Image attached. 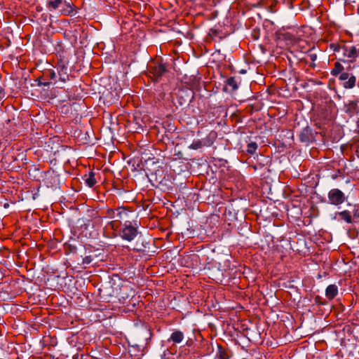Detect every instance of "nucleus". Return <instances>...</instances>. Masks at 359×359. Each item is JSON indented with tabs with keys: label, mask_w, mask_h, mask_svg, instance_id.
<instances>
[{
	"label": "nucleus",
	"mask_w": 359,
	"mask_h": 359,
	"mask_svg": "<svg viewBox=\"0 0 359 359\" xmlns=\"http://www.w3.org/2000/svg\"><path fill=\"white\" fill-rule=\"evenodd\" d=\"M59 76H60V80L62 82H66L69 80V74L67 73V67L65 65H60L59 66Z\"/></svg>",
	"instance_id": "nucleus-24"
},
{
	"label": "nucleus",
	"mask_w": 359,
	"mask_h": 359,
	"mask_svg": "<svg viewBox=\"0 0 359 359\" xmlns=\"http://www.w3.org/2000/svg\"><path fill=\"white\" fill-rule=\"evenodd\" d=\"M267 115H269V116L270 118L273 117L272 116H270V114H269V113H267Z\"/></svg>",
	"instance_id": "nucleus-55"
},
{
	"label": "nucleus",
	"mask_w": 359,
	"mask_h": 359,
	"mask_svg": "<svg viewBox=\"0 0 359 359\" xmlns=\"http://www.w3.org/2000/svg\"><path fill=\"white\" fill-rule=\"evenodd\" d=\"M44 78H48V79H54L55 77H56V74H55V72L52 70V69H49L48 71H46V72L43 73V76Z\"/></svg>",
	"instance_id": "nucleus-35"
},
{
	"label": "nucleus",
	"mask_w": 359,
	"mask_h": 359,
	"mask_svg": "<svg viewBox=\"0 0 359 359\" xmlns=\"http://www.w3.org/2000/svg\"><path fill=\"white\" fill-rule=\"evenodd\" d=\"M261 109L260 103L259 102H255L254 104H251V109L248 111V112H257Z\"/></svg>",
	"instance_id": "nucleus-36"
},
{
	"label": "nucleus",
	"mask_w": 359,
	"mask_h": 359,
	"mask_svg": "<svg viewBox=\"0 0 359 359\" xmlns=\"http://www.w3.org/2000/svg\"><path fill=\"white\" fill-rule=\"evenodd\" d=\"M140 161L142 165V168L144 170L146 176H147L156 168H158V166L160 165L158 159L155 158L154 156H149L147 158H146L144 156H142Z\"/></svg>",
	"instance_id": "nucleus-8"
},
{
	"label": "nucleus",
	"mask_w": 359,
	"mask_h": 359,
	"mask_svg": "<svg viewBox=\"0 0 359 359\" xmlns=\"http://www.w3.org/2000/svg\"><path fill=\"white\" fill-rule=\"evenodd\" d=\"M234 112H240L238 109H236Z\"/></svg>",
	"instance_id": "nucleus-56"
},
{
	"label": "nucleus",
	"mask_w": 359,
	"mask_h": 359,
	"mask_svg": "<svg viewBox=\"0 0 359 359\" xmlns=\"http://www.w3.org/2000/svg\"><path fill=\"white\" fill-rule=\"evenodd\" d=\"M64 107H66V111H81L84 110V108L86 106L84 105L83 100L79 101V102H72L70 103L69 106L65 105Z\"/></svg>",
	"instance_id": "nucleus-21"
},
{
	"label": "nucleus",
	"mask_w": 359,
	"mask_h": 359,
	"mask_svg": "<svg viewBox=\"0 0 359 359\" xmlns=\"http://www.w3.org/2000/svg\"><path fill=\"white\" fill-rule=\"evenodd\" d=\"M195 122H196V124L198 123V121L197 119L195 120Z\"/></svg>",
	"instance_id": "nucleus-54"
},
{
	"label": "nucleus",
	"mask_w": 359,
	"mask_h": 359,
	"mask_svg": "<svg viewBox=\"0 0 359 359\" xmlns=\"http://www.w3.org/2000/svg\"><path fill=\"white\" fill-rule=\"evenodd\" d=\"M93 260H94V257L93 255L86 256L84 258L82 259L81 265L83 266L82 268L86 269V265L91 264Z\"/></svg>",
	"instance_id": "nucleus-30"
},
{
	"label": "nucleus",
	"mask_w": 359,
	"mask_h": 359,
	"mask_svg": "<svg viewBox=\"0 0 359 359\" xmlns=\"http://www.w3.org/2000/svg\"><path fill=\"white\" fill-rule=\"evenodd\" d=\"M339 80L343 81V86L345 88H353L355 86L356 78L353 74L341 73L339 76Z\"/></svg>",
	"instance_id": "nucleus-13"
},
{
	"label": "nucleus",
	"mask_w": 359,
	"mask_h": 359,
	"mask_svg": "<svg viewBox=\"0 0 359 359\" xmlns=\"http://www.w3.org/2000/svg\"><path fill=\"white\" fill-rule=\"evenodd\" d=\"M183 114V118H187V116H189L190 114H187V113H184V114Z\"/></svg>",
	"instance_id": "nucleus-48"
},
{
	"label": "nucleus",
	"mask_w": 359,
	"mask_h": 359,
	"mask_svg": "<svg viewBox=\"0 0 359 359\" xmlns=\"http://www.w3.org/2000/svg\"><path fill=\"white\" fill-rule=\"evenodd\" d=\"M168 65L166 63L163 62V59L161 58L158 60L151 63L147 68L148 72L150 76L154 79L156 82H158L163 74L168 72Z\"/></svg>",
	"instance_id": "nucleus-4"
},
{
	"label": "nucleus",
	"mask_w": 359,
	"mask_h": 359,
	"mask_svg": "<svg viewBox=\"0 0 359 359\" xmlns=\"http://www.w3.org/2000/svg\"><path fill=\"white\" fill-rule=\"evenodd\" d=\"M64 250L65 255H69L71 253L75 254L77 252V248L76 245L71 243L69 242L65 243Z\"/></svg>",
	"instance_id": "nucleus-26"
},
{
	"label": "nucleus",
	"mask_w": 359,
	"mask_h": 359,
	"mask_svg": "<svg viewBox=\"0 0 359 359\" xmlns=\"http://www.w3.org/2000/svg\"><path fill=\"white\" fill-rule=\"evenodd\" d=\"M149 242H146L144 243V241H142V247L138 248H135L134 250L138 252H144L146 248H148V249L149 248Z\"/></svg>",
	"instance_id": "nucleus-37"
},
{
	"label": "nucleus",
	"mask_w": 359,
	"mask_h": 359,
	"mask_svg": "<svg viewBox=\"0 0 359 359\" xmlns=\"http://www.w3.org/2000/svg\"><path fill=\"white\" fill-rule=\"evenodd\" d=\"M309 66H310V67H313V68H315V67H316L315 62H312L310 64V65H309Z\"/></svg>",
	"instance_id": "nucleus-46"
},
{
	"label": "nucleus",
	"mask_w": 359,
	"mask_h": 359,
	"mask_svg": "<svg viewBox=\"0 0 359 359\" xmlns=\"http://www.w3.org/2000/svg\"><path fill=\"white\" fill-rule=\"evenodd\" d=\"M173 171H174L175 172H177V170H176L175 168H173Z\"/></svg>",
	"instance_id": "nucleus-58"
},
{
	"label": "nucleus",
	"mask_w": 359,
	"mask_h": 359,
	"mask_svg": "<svg viewBox=\"0 0 359 359\" xmlns=\"http://www.w3.org/2000/svg\"><path fill=\"white\" fill-rule=\"evenodd\" d=\"M46 8L50 13H56L64 16H74L76 14V7L67 0H48Z\"/></svg>",
	"instance_id": "nucleus-1"
},
{
	"label": "nucleus",
	"mask_w": 359,
	"mask_h": 359,
	"mask_svg": "<svg viewBox=\"0 0 359 359\" xmlns=\"http://www.w3.org/2000/svg\"><path fill=\"white\" fill-rule=\"evenodd\" d=\"M177 186L180 191H181L182 194H187L186 190L187 189V187L186 182H180L177 184Z\"/></svg>",
	"instance_id": "nucleus-39"
},
{
	"label": "nucleus",
	"mask_w": 359,
	"mask_h": 359,
	"mask_svg": "<svg viewBox=\"0 0 359 359\" xmlns=\"http://www.w3.org/2000/svg\"><path fill=\"white\" fill-rule=\"evenodd\" d=\"M238 114H236V113H233V114H231V116H233L235 118H237L238 117Z\"/></svg>",
	"instance_id": "nucleus-49"
},
{
	"label": "nucleus",
	"mask_w": 359,
	"mask_h": 359,
	"mask_svg": "<svg viewBox=\"0 0 359 359\" xmlns=\"http://www.w3.org/2000/svg\"><path fill=\"white\" fill-rule=\"evenodd\" d=\"M44 183L48 187L57 189L59 187V176L54 174H48L43 180Z\"/></svg>",
	"instance_id": "nucleus-16"
},
{
	"label": "nucleus",
	"mask_w": 359,
	"mask_h": 359,
	"mask_svg": "<svg viewBox=\"0 0 359 359\" xmlns=\"http://www.w3.org/2000/svg\"><path fill=\"white\" fill-rule=\"evenodd\" d=\"M359 109L358 107V102L355 101H351L347 105L346 112H358Z\"/></svg>",
	"instance_id": "nucleus-29"
},
{
	"label": "nucleus",
	"mask_w": 359,
	"mask_h": 359,
	"mask_svg": "<svg viewBox=\"0 0 359 359\" xmlns=\"http://www.w3.org/2000/svg\"><path fill=\"white\" fill-rule=\"evenodd\" d=\"M127 115V121L129 123H134L138 127H141L143 123H144V119H148L147 116H144V117H141L142 114H124Z\"/></svg>",
	"instance_id": "nucleus-15"
},
{
	"label": "nucleus",
	"mask_w": 359,
	"mask_h": 359,
	"mask_svg": "<svg viewBox=\"0 0 359 359\" xmlns=\"http://www.w3.org/2000/svg\"><path fill=\"white\" fill-rule=\"evenodd\" d=\"M344 66L339 62H336L334 64V68L330 71V74L334 76H339L341 73H344Z\"/></svg>",
	"instance_id": "nucleus-25"
},
{
	"label": "nucleus",
	"mask_w": 359,
	"mask_h": 359,
	"mask_svg": "<svg viewBox=\"0 0 359 359\" xmlns=\"http://www.w3.org/2000/svg\"><path fill=\"white\" fill-rule=\"evenodd\" d=\"M8 206H9V204H8V203H5V204L4 205V207L5 208H8Z\"/></svg>",
	"instance_id": "nucleus-50"
},
{
	"label": "nucleus",
	"mask_w": 359,
	"mask_h": 359,
	"mask_svg": "<svg viewBox=\"0 0 359 359\" xmlns=\"http://www.w3.org/2000/svg\"><path fill=\"white\" fill-rule=\"evenodd\" d=\"M187 147L188 149L193 150H202L205 148L198 138L194 139L192 143H191Z\"/></svg>",
	"instance_id": "nucleus-28"
},
{
	"label": "nucleus",
	"mask_w": 359,
	"mask_h": 359,
	"mask_svg": "<svg viewBox=\"0 0 359 359\" xmlns=\"http://www.w3.org/2000/svg\"><path fill=\"white\" fill-rule=\"evenodd\" d=\"M336 217H338V221H343L347 224H352L354 222L351 212L348 210L337 212Z\"/></svg>",
	"instance_id": "nucleus-17"
},
{
	"label": "nucleus",
	"mask_w": 359,
	"mask_h": 359,
	"mask_svg": "<svg viewBox=\"0 0 359 359\" xmlns=\"http://www.w3.org/2000/svg\"><path fill=\"white\" fill-rule=\"evenodd\" d=\"M139 224L136 219L123 223L119 230V236L124 241L130 242L133 241L139 233Z\"/></svg>",
	"instance_id": "nucleus-2"
},
{
	"label": "nucleus",
	"mask_w": 359,
	"mask_h": 359,
	"mask_svg": "<svg viewBox=\"0 0 359 359\" xmlns=\"http://www.w3.org/2000/svg\"><path fill=\"white\" fill-rule=\"evenodd\" d=\"M309 118L314 125L320 129H327L330 127L334 120V114H308Z\"/></svg>",
	"instance_id": "nucleus-3"
},
{
	"label": "nucleus",
	"mask_w": 359,
	"mask_h": 359,
	"mask_svg": "<svg viewBox=\"0 0 359 359\" xmlns=\"http://www.w3.org/2000/svg\"><path fill=\"white\" fill-rule=\"evenodd\" d=\"M343 55L347 58L348 62H354L357 57H359V50L354 46H342Z\"/></svg>",
	"instance_id": "nucleus-11"
},
{
	"label": "nucleus",
	"mask_w": 359,
	"mask_h": 359,
	"mask_svg": "<svg viewBox=\"0 0 359 359\" xmlns=\"http://www.w3.org/2000/svg\"><path fill=\"white\" fill-rule=\"evenodd\" d=\"M189 101V99L188 98L187 100H184V102L185 104H187Z\"/></svg>",
	"instance_id": "nucleus-51"
},
{
	"label": "nucleus",
	"mask_w": 359,
	"mask_h": 359,
	"mask_svg": "<svg viewBox=\"0 0 359 359\" xmlns=\"http://www.w3.org/2000/svg\"><path fill=\"white\" fill-rule=\"evenodd\" d=\"M86 184L89 187H93L97 183L95 179V174L93 172H90L88 175H85L83 177Z\"/></svg>",
	"instance_id": "nucleus-23"
},
{
	"label": "nucleus",
	"mask_w": 359,
	"mask_h": 359,
	"mask_svg": "<svg viewBox=\"0 0 359 359\" xmlns=\"http://www.w3.org/2000/svg\"><path fill=\"white\" fill-rule=\"evenodd\" d=\"M194 341L192 339L189 338L185 343V346L187 347H191L194 344Z\"/></svg>",
	"instance_id": "nucleus-43"
},
{
	"label": "nucleus",
	"mask_w": 359,
	"mask_h": 359,
	"mask_svg": "<svg viewBox=\"0 0 359 359\" xmlns=\"http://www.w3.org/2000/svg\"><path fill=\"white\" fill-rule=\"evenodd\" d=\"M314 139L312 130L308 126L304 128L299 133V140L306 144L311 143Z\"/></svg>",
	"instance_id": "nucleus-14"
},
{
	"label": "nucleus",
	"mask_w": 359,
	"mask_h": 359,
	"mask_svg": "<svg viewBox=\"0 0 359 359\" xmlns=\"http://www.w3.org/2000/svg\"><path fill=\"white\" fill-rule=\"evenodd\" d=\"M225 83L227 86L231 88V91L232 92L236 90L238 88V81L235 77H230L227 79Z\"/></svg>",
	"instance_id": "nucleus-27"
},
{
	"label": "nucleus",
	"mask_w": 359,
	"mask_h": 359,
	"mask_svg": "<svg viewBox=\"0 0 359 359\" xmlns=\"http://www.w3.org/2000/svg\"><path fill=\"white\" fill-rule=\"evenodd\" d=\"M124 117V114H103L104 124L109 125V129H114L113 126L121 124Z\"/></svg>",
	"instance_id": "nucleus-9"
},
{
	"label": "nucleus",
	"mask_w": 359,
	"mask_h": 359,
	"mask_svg": "<svg viewBox=\"0 0 359 359\" xmlns=\"http://www.w3.org/2000/svg\"><path fill=\"white\" fill-rule=\"evenodd\" d=\"M338 294V287L335 284L329 285L325 289V296L333 299Z\"/></svg>",
	"instance_id": "nucleus-22"
},
{
	"label": "nucleus",
	"mask_w": 359,
	"mask_h": 359,
	"mask_svg": "<svg viewBox=\"0 0 359 359\" xmlns=\"http://www.w3.org/2000/svg\"><path fill=\"white\" fill-rule=\"evenodd\" d=\"M35 81L37 82V85L39 86H43L45 87H49L50 85L52 83L51 82L45 81V79L43 76L42 78H38L37 79L35 80Z\"/></svg>",
	"instance_id": "nucleus-33"
},
{
	"label": "nucleus",
	"mask_w": 359,
	"mask_h": 359,
	"mask_svg": "<svg viewBox=\"0 0 359 359\" xmlns=\"http://www.w3.org/2000/svg\"><path fill=\"white\" fill-rule=\"evenodd\" d=\"M107 287H102L99 289V295L101 298L104 299L107 302H109L110 300L108 299L106 296L111 297V294L110 293H108L107 290Z\"/></svg>",
	"instance_id": "nucleus-31"
},
{
	"label": "nucleus",
	"mask_w": 359,
	"mask_h": 359,
	"mask_svg": "<svg viewBox=\"0 0 359 359\" xmlns=\"http://www.w3.org/2000/svg\"><path fill=\"white\" fill-rule=\"evenodd\" d=\"M5 121L6 123V124H8L11 121V119L10 118H8L7 119H6Z\"/></svg>",
	"instance_id": "nucleus-47"
},
{
	"label": "nucleus",
	"mask_w": 359,
	"mask_h": 359,
	"mask_svg": "<svg viewBox=\"0 0 359 359\" xmlns=\"http://www.w3.org/2000/svg\"><path fill=\"white\" fill-rule=\"evenodd\" d=\"M179 163L177 160H172V164L170 165V167L172 168H174L175 164Z\"/></svg>",
	"instance_id": "nucleus-44"
},
{
	"label": "nucleus",
	"mask_w": 359,
	"mask_h": 359,
	"mask_svg": "<svg viewBox=\"0 0 359 359\" xmlns=\"http://www.w3.org/2000/svg\"><path fill=\"white\" fill-rule=\"evenodd\" d=\"M210 270L209 273V277L212 278L213 280H215L217 283H222L224 279V273L222 272V270L220 269L219 267H215V269H213L212 270Z\"/></svg>",
	"instance_id": "nucleus-18"
},
{
	"label": "nucleus",
	"mask_w": 359,
	"mask_h": 359,
	"mask_svg": "<svg viewBox=\"0 0 359 359\" xmlns=\"http://www.w3.org/2000/svg\"><path fill=\"white\" fill-rule=\"evenodd\" d=\"M230 356V351L227 348L220 344H217V351L215 359H229Z\"/></svg>",
	"instance_id": "nucleus-20"
},
{
	"label": "nucleus",
	"mask_w": 359,
	"mask_h": 359,
	"mask_svg": "<svg viewBox=\"0 0 359 359\" xmlns=\"http://www.w3.org/2000/svg\"><path fill=\"white\" fill-rule=\"evenodd\" d=\"M149 182L153 184L166 185L165 170L162 165L158 166V168L154 170L147 176Z\"/></svg>",
	"instance_id": "nucleus-6"
},
{
	"label": "nucleus",
	"mask_w": 359,
	"mask_h": 359,
	"mask_svg": "<svg viewBox=\"0 0 359 359\" xmlns=\"http://www.w3.org/2000/svg\"><path fill=\"white\" fill-rule=\"evenodd\" d=\"M198 136L201 137L198 138L199 140L202 142L204 147H209L212 146L216 139L217 138V133L215 130H210L205 136H201V132H198Z\"/></svg>",
	"instance_id": "nucleus-12"
},
{
	"label": "nucleus",
	"mask_w": 359,
	"mask_h": 359,
	"mask_svg": "<svg viewBox=\"0 0 359 359\" xmlns=\"http://www.w3.org/2000/svg\"><path fill=\"white\" fill-rule=\"evenodd\" d=\"M259 140V137L252 133H250L249 135L245 136L243 137V140L246 144L245 152L250 155L255 154L258 148L257 142Z\"/></svg>",
	"instance_id": "nucleus-7"
},
{
	"label": "nucleus",
	"mask_w": 359,
	"mask_h": 359,
	"mask_svg": "<svg viewBox=\"0 0 359 359\" xmlns=\"http://www.w3.org/2000/svg\"><path fill=\"white\" fill-rule=\"evenodd\" d=\"M6 97L5 85L0 86V102H1Z\"/></svg>",
	"instance_id": "nucleus-40"
},
{
	"label": "nucleus",
	"mask_w": 359,
	"mask_h": 359,
	"mask_svg": "<svg viewBox=\"0 0 359 359\" xmlns=\"http://www.w3.org/2000/svg\"><path fill=\"white\" fill-rule=\"evenodd\" d=\"M245 72H246L245 70H241V73H245Z\"/></svg>",
	"instance_id": "nucleus-53"
},
{
	"label": "nucleus",
	"mask_w": 359,
	"mask_h": 359,
	"mask_svg": "<svg viewBox=\"0 0 359 359\" xmlns=\"http://www.w3.org/2000/svg\"><path fill=\"white\" fill-rule=\"evenodd\" d=\"M314 303L316 305H327V301L319 295L314 297Z\"/></svg>",
	"instance_id": "nucleus-32"
},
{
	"label": "nucleus",
	"mask_w": 359,
	"mask_h": 359,
	"mask_svg": "<svg viewBox=\"0 0 359 359\" xmlns=\"http://www.w3.org/2000/svg\"><path fill=\"white\" fill-rule=\"evenodd\" d=\"M328 203L334 206H339L347 201L348 196L339 189L334 188L327 194Z\"/></svg>",
	"instance_id": "nucleus-5"
},
{
	"label": "nucleus",
	"mask_w": 359,
	"mask_h": 359,
	"mask_svg": "<svg viewBox=\"0 0 359 359\" xmlns=\"http://www.w3.org/2000/svg\"><path fill=\"white\" fill-rule=\"evenodd\" d=\"M39 114H40L39 113H37V114H36L35 115H34L33 116H34V118H36V117L37 116H39Z\"/></svg>",
	"instance_id": "nucleus-52"
},
{
	"label": "nucleus",
	"mask_w": 359,
	"mask_h": 359,
	"mask_svg": "<svg viewBox=\"0 0 359 359\" xmlns=\"http://www.w3.org/2000/svg\"><path fill=\"white\" fill-rule=\"evenodd\" d=\"M184 339V332L179 330H174L171 333L168 341L172 342L174 344H180Z\"/></svg>",
	"instance_id": "nucleus-19"
},
{
	"label": "nucleus",
	"mask_w": 359,
	"mask_h": 359,
	"mask_svg": "<svg viewBox=\"0 0 359 359\" xmlns=\"http://www.w3.org/2000/svg\"><path fill=\"white\" fill-rule=\"evenodd\" d=\"M355 151H356L358 157L359 158V144L357 146Z\"/></svg>",
	"instance_id": "nucleus-45"
},
{
	"label": "nucleus",
	"mask_w": 359,
	"mask_h": 359,
	"mask_svg": "<svg viewBox=\"0 0 359 359\" xmlns=\"http://www.w3.org/2000/svg\"><path fill=\"white\" fill-rule=\"evenodd\" d=\"M308 57L310 59V60L313 62H315L317 59V55L315 53H309L308 55Z\"/></svg>",
	"instance_id": "nucleus-42"
},
{
	"label": "nucleus",
	"mask_w": 359,
	"mask_h": 359,
	"mask_svg": "<svg viewBox=\"0 0 359 359\" xmlns=\"http://www.w3.org/2000/svg\"><path fill=\"white\" fill-rule=\"evenodd\" d=\"M353 219L356 218L359 219V209L356 208V205H354V209L353 210V212H351Z\"/></svg>",
	"instance_id": "nucleus-41"
},
{
	"label": "nucleus",
	"mask_w": 359,
	"mask_h": 359,
	"mask_svg": "<svg viewBox=\"0 0 359 359\" xmlns=\"http://www.w3.org/2000/svg\"><path fill=\"white\" fill-rule=\"evenodd\" d=\"M116 209L107 208L105 212V217H109L111 219L116 218Z\"/></svg>",
	"instance_id": "nucleus-34"
},
{
	"label": "nucleus",
	"mask_w": 359,
	"mask_h": 359,
	"mask_svg": "<svg viewBox=\"0 0 359 359\" xmlns=\"http://www.w3.org/2000/svg\"><path fill=\"white\" fill-rule=\"evenodd\" d=\"M179 103H180L181 105H182V104H183V103H182V102H180V101H179Z\"/></svg>",
	"instance_id": "nucleus-57"
},
{
	"label": "nucleus",
	"mask_w": 359,
	"mask_h": 359,
	"mask_svg": "<svg viewBox=\"0 0 359 359\" xmlns=\"http://www.w3.org/2000/svg\"><path fill=\"white\" fill-rule=\"evenodd\" d=\"M330 49H332L334 52H339L341 49H342V46H341L337 43H332L330 45Z\"/></svg>",
	"instance_id": "nucleus-38"
},
{
	"label": "nucleus",
	"mask_w": 359,
	"mask_h": 359,
	"mask_svg": "<svg viewBox=\"0 0 359 359\" xmlns=\"http://www.w3.org/2000/svg\"><path fill=\"white\" fill-rule=\"evenodd\" d=\"M116 221L120 222L121 225L123 223H127L132 221L130 215L133 213V211L129 210L124 207H118L116 208Z\"/></svg>",
	"instance_id": "nucleus-10"
}]
</instances>
